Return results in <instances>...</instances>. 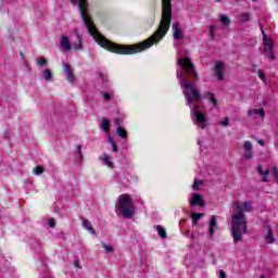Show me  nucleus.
I'll use <instances>...</instances> for the list:
<instances>
[{
	"mask_svg": "<svg viewBox=\"0 0 278 278\" xmlns=\"http://www.w3.org/2000/svg\"><path fill=\"white\" fill-rule=\"evenodd\" d=\"M100 127L103 131L110 134V127H112V121L108 117H102L100 121Z\"/></svg>",
	"mask_w": 278,
	"mask_h": 278,
	"instance_id": "obj_14",
	"label": "nucleus"
},
{
	"mask_svg": "<svg viewBox=\"0 0 278 278\" xmlns=\"http://www.w3.org/2000/svg\"><path fill=\"white\" fill-rule=\"evenodd\" d=\"M162 5L163 11L159 28L151 37L141 42L140 46L157 45V42L168 34V29H170V23L173 21V7L170 4V0H162Z\"/></svg>",
	"mask_w": 278,
	"mask_h": 278,
	"instance_id": "obj_2",
	"label": "nucleus"
},
{
	"mask_svg": "<svg viewBox=\"0 0 278 278\" xmlns=\"http://www.w3.org/2000/svg\"><path fill=\"white\" fill-rule=\"evenodd\" d=\"M237 3H240V1H243V0H235Z\"/></svg>",
	"mask_w": 278,
	"mask_h": 278,
	"instance_id": "obj_47",
	"label": "nucleus"
},
{
	"mask_svg": "<svg viewBox=\"0 0 278 278\" xmlns=\"http://www.w3.org/2000/svg\"><path fill=\"white\" fill-rule=\"evenodd\" d=\"M155 229H156L159 236H161V238H163V240H166V238H167L166 229H164V227H162L160 225L155 226Z\"/></svg>",
	"mask_w": 278,
	"mask_h": 278,
	"instance_id": "obj_22",
	"label": "nucleus"
},
{
	"mask_svg": "<svg viewBox=\"0 0 278 278\" xmlns=\"http://www.w3.org/2000/svg\"><path fill=\"white\" fill-rule=\"evenodd\" d=\"M78 8L80 10V16L88 29V33L90 36H92V38H94L96 42H112L103 37L101 33H99L97 26L94 25V21L88 16V0H78Z\"/></svg>",
	"mask_w": 278,
	"mask_h": 278,
	"instance_id": "obj_4",
	"label": "nucleus"
},
{
	"mask_svg": "<svg viewBox=\"0 0 278 278\" xmlns=\"http://www.w3.org/2000/svg\"><path fill=\"white\" fill-rule=\"evenodd\" d=\"M49 227H55V219L51 218L48 220Z\"/></svg>",
	"mask_w": 278,
	"mask_h": 278,
	"instance_id": "obj_42",
	"label": "nucleus"
},
{
	"mask_svg": "<svg viewBox=\"0 0 278 278\" xmlns=\"http://www.w3.org/2000/svg\"><path fill=\"white\" fill-rule=\"evenodd\" d=\"M238 21L240 23H249L251 21V13H241L238 15Z\"/></svg>",
	"mask_w": 278,
	"mask_h": 278,
	"instance_id": "obj_19",
	"label": "nucleus"
},
{
	"mask_svg": "<svg viewBox=\"0 0 278 278\" xmlns=\"http://www.w3.org/2000/svg\"><path fill=\"white\" fill-rule=\"evenodd\" d=\"M173 37L174 40H184V33L181 31V24L175 23L173 25Z\"/></svg>",
	"mask_w": 278,
	"mask_h": 278,
	"instance_id": "obj_11",
	"label": "nucleus"
},
{
	"mask_svg": "<svg viewBox=\"0 0 278 278\" xmlns=\"http://www.w3.org/2000/svg\"><path fill=\"white\" fill-rule=\"evenodd\" d=\"M201 186H203V180L195 179L193 182V190H199V188H201Z\"/></svg>",
	"mask_w": 278,
	"mask_h": 278,
	"instance_id": "obj_32",
	"label": "nucleus"
},
{
	"mask_svg": "<svg viewBox=\"0 0 278 278\" xmlns=\"http://www.w3.org/2000/svg\"><path fill=\"white\" fill-rule=\"evenodd\" d=\"M109 142L112 147V150L114 153H118V146L116 144V141L112 138V136H109Z\"/></svg>",
	"mask_w": 278,
	"mask_h": 278,
	"instance_id": "obj_26",
	"label": "nucleus"
},
{
	"mask_svg": "<svg viewBox=\"0 0 278 278\" xmlns=\"http://www.w3.org/2000/svg\"><path fill=\"white\" fill-rule=\"evenodd\" d=\"M258 144H261V147H264V144L266 143L264 142V140H258Z\"/></svg>",
	"mask_w": 278,
	"mask_h": 278,
	"instance_id": "obj_45",
	"label": "nucleus"
},
{
	"mask_svg": "<svg viewBox=\"0 0 278 278\" xmlns=\"http://www.w3.org/2000/svg\"><path fill=\"white\" fill-rule=\"evenodd\" d=\"M208 34H210L211 40H214V38H216V25L210 26Z\"/></svg>",
	"mask_w": 278,
	"mask_h": 278,
	"instance_id": "obj_28",
	"label": "nucleus"
},
{
	"mask_svg": "<svg viewBox=\"0 0 278 278\" xmlns=\"http://www.w3.org/2000/svg\"><path fill=\"white\" fill-rule=\"evenodd\" d=\"M217 216L216 215H213L211 217V222H210V225H208V233L212 238V236H214V231L216 229H218V222L216 220Z\"/></svg>",
	"mask_w": 278,
	"mask_h": 278,
	"instance_id": "obj_13",
	"label": "nucleus"
},
{
	"mask_svg": "<svg viewBox=\"0 0 278 278\" xmlns=\"http://www.w3.org/2000/svg\"><path fill=\"white\" fill-rule=\"evenodd\" d=\"M178 66H180L182 72L177 71L176 76L177 79H179L187 105H189L191 110L192 122L200 127V129H205V127H207V117L204 115L203 111H201V105H199L202 101L201 92H199L197 84L188 78V76L194 77L195 81H199L200 79L199 74L194 68V63H192V60L188 56L179 58Z\"/></svg>",
	"mask_w": 278,
	"mask_h": 278,
	"instance_id": "obj_1",
	"label": "nucleus"
},
{
	"mask_svg": "<svg viewBox=\"0 0 278 278\" xmlns=\"http://www.w3.org/2000/svg\"><path fill=\"white\" fill-rule=\"evenodd\" d=\"M42 76L46 81H51V79H53V73L49 68L42 72Z\"/></svg>",
	"mask_w": 278,
	"mask_h": 278,
	"instance_id": "obj_20",
	"label": "nucleus"
},
{
	"mask_svg": "<svg viewBox=\"0 0 278 278\" xmlns=\"http://www.w3.org/2000/svg\"><path fill=\"white\" fill-rule=\"evenodd\" d=\"M220 125H222L223 127L229 126V118L226 117L224 121L220 122Z\"/></svg>",
	"mask_w": 278,
	"mask_h": 278,
	"instance_id": "obj_41",
	"label": "nucleus"
},
{
	"mask_svg": "<svg viewBox=\"0 0 278 278\" xmlns=\"http://www.w3.org/2000/svg\"><path fill=\"white\" fill-rule=\"evenodd\" d=\"M267 232L265 235V240L267 244H275V235H273V228L270 226H266Z\"/></svg>",
	"mask_w": 278,
	"mask_h": 278,
	"instance_id": "obj_15",
	"label": "nucleus"
},
{
	"mask_svg": "<svg viewBox=\"0 0 278 278\" xmlns=\"http://www.w3.org/2000/svg\"><path fill=\"white\" fill-rule=\"evenodd\" d=\"M243 150H244V159L253 160V143H251V141H244Z\"/></svg>",
	"mask_w": 278,
	"mask_h": 278,
	"instance_id": "obj_10",
	"label": "nucleus"
},
{
	"mask_svg": "<svg viewBox=\"0 0 278 278\" xmlns=\"http://www.w3.org/2000/svg\"><path fill=\"white\" fill-rule=\"evenodd\" d=\"M252 1H257V0H252Z\"/></svg>",
	"mask_w": 278,
	"mask_h": 278,
	"instance_id": "obj_50",
	"label": "nucleus"
},
{
	"mask_svg": "<svg viewBox=\"0 0 278 278\" xmlns=\"http://www.w3.org/2000/svg\"><path fill=\"white\" fill-rule=\"evenodd\" d=\"M75 36L78 38V45L75 46V50L79 51V49H83V45H81V36L79 35V31H77V29H75Z\"/></svg>",
	"mask_w": 278,
	"mask_h": 278,
	"instance_id": "obj_27",
	"label": "nucleus"
},
{
	"mask_svg": "<svg viewBox=\"0 0 278 278\" xmlns=\"http://www.w3.org/2000/svg\"><path fill=\"white\" fill-rule=\"evenodd\" d=\"M271 175H273L276 184H278V168L277 167H274Z\"/></svg>",
	"mask_w": 278,
	"mask_h": 278,
	"instance_id": "obj_36",
	"label": "nucleus"
},
{
	"mask_svg": "<svg viewBox=\"0 0 278 278\" xmlns=\"http://www.w3.org/2000/svg\"><path fill=\"white\" fill-rule=\"evenodd\" d=\"M258 175H261L262 178V181L264 184H266L268 181V175H270V168H266L264 170V167L262 165H258L257 168H256Z\"/></svg>",
	"mask_w": 278,
	"mask_h": 278,
	"instance_id": "obj_12",
	"label": "nucleus"
},
{
	"mask_svg": "<svg viewBox=\"0 0 278 278\" xmlns=\"http://www.w3.org/2000/svg\"><path fill=\"white\" fill-rule=\"evenodd\" d=\"M219 20H220V23H223V25L225 27H229V25H231V18H229V16L220 15Z\"/></svg>",
	"mask_w": 278,
	"mask_h": 278,
	"instance_id": "obj_23",
	"label": "nucleus"
},
{
	"mask_svg": "<svg viewBox=\"0 0 278 278\" xmlns=\"http://www.w3.org/2000/svg\"><path fill=\"white\" fill-rule=\"evenodd\" d=\"M189 203L192 206L199 205L200 207H205V200L203 199V195L199 193H193Z\"/></svg>",
	"mask_w": 278,
	"mask_h": 278,
	"instance_id": "obj_7",
	"label": "nucleus"
},
{
	"mask_svg": "<svg viewBox=\"0 0 278 278\" xmlns=\"http://www.w3.org/2000/svg\"><path fill=\"white\" fill-rule=\"evenodd\" d=\"M103 99H104V101H110L112 99V93L104 92Z\"/></svg>",
	"mask_w": 278,
	"mask_h": 278,
	"instance_id": "obj_38",
	"label": "nucleus"
},
{
	"mask_svg": "<svg viewBox=\"0 0 278 278\" xmlns=\"http://www.w3.org/2000/svg\"><path fill=\"white\" fill-rule=\"evenodd\" d=\"M83 227L87 229V231L91 232L92 236H97V230L92 228V224L88 219L83 220Z\"/></svg>",
	"mask_w": 278,
	"mask_h": 278,
	"instance_id": "obj_18",
	"label": "nucleus"
},
{
	"mask_svg": "<svg viewBox=\"0 0 278 278\" xmlns=\"http://www.w3.org/2000/svg\"><path fill=\"white\" fill-rule=\"evenodd\" d=\"M258 24L261 27V31L263 34V42H264V45H266L267 42H270V39L268 37H266V33L264 31V27L262 26V23L258 22Z\"/></svg>",
	"mask_w": 278,
	"mask_h": 278,
	"instance_id": "obj_30",
	"label": "nucleus"
},
{
	"mask_svg": "<svg viewBox=\"0 0 278 278\" xmlns=\"http://www.w3.org/2000/svg\"><path fill=\"white\" fill-rule=\"evenodd\" d=\"M61 47H63V49L65 51H71V39H68V37H66V36H62L61 37Z\"/></svg>",
	"mask_w": 278,
	"mask_h": 278,
	"instance_id": "obj_17",
	"label": "nucleus"
},
{
	"mask_svg": "<svg viewBox=\"0 0 278 278\" xmlns=\"http://www.w3.org/2000/svg\"><path fill=\"white\" fill-rule=\"evenodd\" d=\"M20 56L22 58V60H25V54H23V52H20Z\"/></svg>",
	"mask_w": 278,
	"mask_h": 278,
	"instance_id": "obj_46",
	"label": "nucleus"
},
{
	"mask_svg": "<svg viewBox=\"0 0 278 278\" xmlns=\"http://www.w3.org/2000/svg\"><path fill=\"white\" fill-rule=\"evenodd\" d=\"M235 207L238 210V213L232 215L231 233L236 244L242 242V236L247 233V225L249 220H247L244 212H251V202H237L235 203Z\"/></svg>",
	"mask_w": 278,
	"mask_h": 278,
	"instance_id": "obj_3",
	"label": "nucleus"
},
{
	"mask_svg": "<svg viewBox=\"0 0 278 278\" xmlns=\"http://www.w3.org/2000/svg\"><path fill=\"white\" fill-rule=\"evenodd\" d=\"M74 266H75V268H79V261H75Z\"/></svg>",
	"mask_w": 278,
	"mask_h": 278,
	"instance_id": "obj_44",
	"label": "nucleus"
},
{
	"mask_svg": "<svg viewBox=\"0 0 278 278\" xmlns=\"http://www.w3.org/2000/svg\"><path fill=\"white\" fill-rule=\"evenodd\" d=\"M101 160L106 166H109V168H114V163L110 160V156H108V154H103V156H101Z\"/></svg>",
	"mask_w": 278,
	"mask_h": 278,
	"instance_id": "obj_21",
	"label": "nucleus"
},
{
	"mask_svg": "<svg viewBox=\"0 0 278 278\" xmlns=\"http://www.w3.org/2000/svg\"><path fill=\"white\" fill-rule=\"evenodd\" d=\"M114 125H116L117 127H121V125H123V119L116 117V118L114 119Z\"/></svg>",
	"mask_w": 278,
	"mask_h": 278,
	"instance_id": "obj_39",
	"label": "nucleus"
},
{
	"mask_svg": "<svg viewBox=\"0 0 278 278\" xmlns=\"http://www.w3.org/2000/svg\"><path fill=\"white\" fill-rule=\"evenodd\" d=\"M215 76L219 81H223L225 79V63L217 61L215 63Z\"/></svg>",
	"mask_w": 278,
	"mask_h": 278,
	"instance_id": "obj_6",
	"label": "nucleus"
},
{
	"mask_svg": "<svg viewBox=\"0 0 278 278\" xmlns=\"http://www.w3.org/2000/svg\"><path fill=\"white\" fill-rule=\"evenodd\" d=\"M99 77L103 81V84H108V75L103 74V72H100Z\"/></svg>",
	"mask_w": 278,
	"mask_h": 278,
	"instance_id": "obj_35",
	"label": "nucleus"
},
{
	"mask_svg": "<svg viewBox=\"0 0 278 278\" xmlns=\"http://www.w3.org/2000/svg\"><path fill=\"white\" fill-rule=\"evenodd\" d=\"M77 153H78L79 160H84V154L81 153V146H77Z\"/></svg>",
	"mask_w": 278,
	"mask_h": 278,
	"instance_id": "obj_37",
	"label": "nucleus"
},
{
	"mask_svg": "<svg viewBox=\"0 0 278 278\" xmlns=\"http://www.w3.org/2000/svg\"><path fill=\"white\" fill-rule=\"evenodd\" d=\"M205 99H210L211 103H213L214 108H218V100L214 98V94L212 93H206Z\"/></svg>",
	"mask_w": 278,
	"mask_h": 278,
	"instance_id": "obj_25",
	"label": "nucleus"
},
{
	"mask_svg": "<svg viewBox=\"0 0 278 278\" xmlns=\"http://www.w3.org/2000/svg\"><path fill=\"white\" fill-rule=\"evenodd\" d=\"M261 278H266V277H264V276H261Z\"/></svg>",
	"mask_w": 278,
	"mask_h": 278,
	"instance_id": "obj_49",
	"label": "nucleus"
},
{
	"mask_svg": "<svg viewBox=\"0 0 278 278\" xmlns=\"http://www.w3.org/2000/svg\"><path fill=\"white\" fill-rule=\"evenodd\" d=\"M63 72L66 75V79L70 84H75V74H73V67L68 63L63 64Z\"/></svg>",
	"mask_w": 278,
	"mask_h": 278,
	"instance_id": "obj_8",
	"label": "nucleus"
},
{
	"mask_svg": "<svg viewBox=\"0 0 278 278\" xmlns=\"http://www.w3.org/2000/svg\"><path fill=\"white\" fill-rule=\"evenodd\" d=\"M264 51L267 55V58H269V60H275V46L273 45L271 41H267L266 43H264Z\"/></svg>",
	"mask_w": 278,
	"mask_h": 278,
	"instance_id": "obj_9",
	"label": "nucleus"
},
{
	"mask_svg": "<svg viewBox=\"0 0 278 278\" xmlns=\"http://www.w3.org/2000/svg\"><path fill=\"white\" fill-rule=\"evenodd\" d=\"M217 3H220V1H223V0H215Z\"/></svg>",
	"mask_w": 278,
	"mask_h": 278,
	"instance_id": "obj_48",
	"label": "nucleus"
},
{
	"mask_svg": "<svg viewBox=\"0 0 278 278\" xmlns=\"http://www.w3.org/2000/svg\"><path fill=\"white\" fill-rule=\"evenodd\" d=\"M262 116V118H264V116H266V112H264L263 109H254V110H249L248 111V116H253V118H255V116Z\"/></svg>",
	"mask_w": 278,
	"mask_h": 278,
	"instance_id": "obj_16",
	"label": "nucleus"
},
{
	"mask_svg": "<svg viewBox=\"0 0 278 278\" xmlns=\"http://www.w3.org/2000/svg\"><path fill=\"white\" fill-rule=\"evenodd\" d=\"M34 173L35 175H42V173H45V167L40 166V165H37L35 168H34Z\"/></svg>",
	"mask_w": 278,
	"mask_h": 278,
	"instance_id": "obj_31",
	"label": "nucleus"
},
{
	"mask_svg": "<svg viewBox=\"0 0 278 278\" xmlns=\"http://www.w3.org/2000/svg\"><path fill=\"white\" fill-rule=\"evenodd\" d=\"M102 248L104 251H106V253H112V251H114V248H112L110 244L102 243Z\"/></svg>",
	"mask_w": 278,
	"mask_h": 278,
	"instance_id": "obj_33",
	"label": "nucleus"
},
{
	"mask_svg": "<svg viewBox=\"0 0 278 278\" xmlns=\"http://www.w3.org/2000/svg\"><path fill=\"white\" fill-rule=\"evenodd\" d=\"M37 64H38L39 66H47V59H45V58L38 59V60H37Z\"/></svg>",
	"mask_w": 278,
	"mask_h": 278,
	"instance_id": "obj_34",
	"label": "nucleus"
},
{
	"mask_svg": "<svg viewBox=\"0 0 278 278\" xmlns=\"http://www.w3.org/2000/svg\"><path fill=\"white\" fill-rule=\"evenodd\" d=\"M203 216H204L203 213H193V214H191L193 225H198L199 220H201V218H203Z\"/></svg>",
	"mask_w": 278,
	"mask_h": 278,
	"instance_id": "obj_24",
	"label": "nucleus"
},
{
	"mask_svg": "<svg viewBox=\"0 0 278 278\" xmlns=\"http://www.w3.org/2000/svg\"><path fill=\"white\" fill-rule=\"evenodd\" d=\"M115 208L117 210V214L124 218L131 219L136 216V204L129 193H123L118 197Z\"/></svg>",
	"mask_w": 278,
	"mask_h": 278,
	"instance_id": "obj_5",
	"label": "nucleus"
},
{
	"mask_svg": "<svg viewBox=\"0 0 278 278\" xmlns=\"http://www.w3.org/2000/svg\"><path fill=\"white\" fill-rule=\"evenodd\" d=\"M117 136L119 138H127V130H125L123 127H117Z\"/></svg>",
	"mask_w": 278,
	"mask_h": 278,
	"instance_id": "obj_29",
	"label": "nucleus"
},
{
	"mask_svg": "<svg viewBox=\"0 0 278 278\" xmlns=\"http://www.w3.org/2000/svg\"><path fill=\"white\" fill-rule=\"evenodd\" d=\"M258 77H260V79H262L263 81L266 79V75L264 74V71H262V70L258 71Z\"/></svg>",
	"mask_w": 278,
	"mask_h": 278,
	"instance_id": "obj_40",
	"label": "nucleus"
},
{
	"mask_svg": "<svg viewBox=\"0 0 278 278\" xmlns=\"http://www.w3.org/2000/svg\"><path fill=\"white\" fill-rule=\"evenodd\" d=\"M219 278H227V274H225V270H219Z\"/></svg>",
	"mask_w": 278,
	"mask_h": 278,
	"instance_id": "obj_43",
	"label": "nucleus"
}]
</instances>
